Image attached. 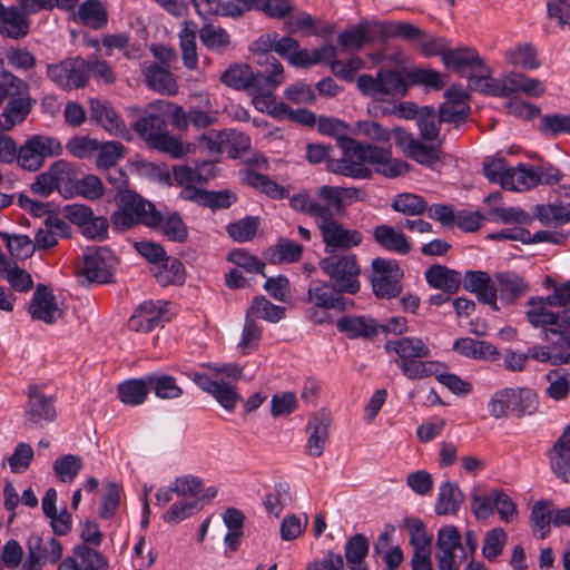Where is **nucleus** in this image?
<instances>
[{
  "label": "nucleus",
  "instance_id": "obj_1",
  "mask_svg": "<svg viewBox=\"0 0 570 570\" xmlns=\"http://www.w3.org/2000/svg\"><path fill=\"white\" fill-rule=\"evenodd\" d=\"M258 63L262 70L255 72L246 63L229 66L220 76V81L236 90H245L252 98V104L258 111L268 110L274 90L284 80V69L273 56L261 55Z\"/></svg>",
  "mask_w": 570,
  "mask_h": 570
},
{
  "label": "nucleus",
  "instance_id": "obj_2",
  "mask_svg": "<svg viewBox=\"0 0 570 570\" xmlns=\"http://www.w3.org/2000/svg\"><path fill=\"white\" fill-rule=\"evenodd\" d=\"M384 350L409 380H424L438 372L439 361L428 360L431 350L421 337L401 336L387 340Z\"/></svg>",
  "mask_w": 570,
  "mask_h": 570
},
{
  "label": "nucleus",
  "instance_id": "obj_3",
  "mask_svg": "<svg viewBox=\"0 0 570 570\" xmlns=\"http://www.w3.org/2000/svg\"><path fill=\"white\" fill-rule=\"evenodd\" d=\"M204 372L188 373V377L204 392L210 394L225 410H235L239 394L232 381H237L242 375V367L237 364H210L200 365Z\"/></svg>",
  "mask_w": 570,
  "mask_h": 570
},
{
  "label": "nucleus",
  "instance_id": "obj_4",
  "mask_svg": "<svg viewBox=\"0 0 570 570\" xmlns=\"http://www.w3.org/2000/svg\"><path fill=\"white\" fill-rule=\"evenodd\" d=\"M340 148L343 154L342 157L336 160H328L327 169L331 173L356 179L371 178L372 170L368 165L372 166L373 163L381 161L385 156L382 147L361 142L353 138L343 141Z\"/></svg>",
  "mask_w": 570,
  "mask_h": 570
},
{
  "label": "nucleus",
  "instance_id": "obj_5",
  "mask_svg": "<svg viewBox=\"0 0 570 570\" xmlns=\"http://www.w3.org/2000/svg\"><path fill=\"white\" fill-rule=\"evenodd\" d=\"M538 394L529 387H504L489 400L488 411L494 419L524 417L537 413Z\"/></svg>",
  "mask_w": 570,
  "mask_h": 570
},
{
  "label": "nucleus",
  "instance_id": "obj_6",
  "mask_svg": "<svg viewBox=\"0 0 570 570\" xmlns=\"http://www.w3.org/2000/svg\"><path fill=\"white\" fill-rule=\"evenodd\" d=\"M118 205L119 210L111 217L117 229L126 230L138 224L156 227L161 223V214L154 204L131 190L119 191Z\"/></svg>",
  "mask_w": 570,
  "mask_h": 570
},
{
  "label": "nucleus",
  "instance_id": "obj_7",
  "mask_svg": "<svg viewBox=\"0 0 570 570\" xmlns=\"http://www.w3.org/2000/svg\"><path fill=\"white\" fill-rule=\"evenodd\" d=\"M557 307L547 296H531L525 302V320L533 328L549 334L570 331V308L554 311Z\"/></svg>",
  "mask_w": 570,
  "mask_h": 570
},
{
  "label": "nucleus",
  "instance_id": "obj_8",
  "mask_svg": "<svg viewBox=\"0 0 570 570\" xmlns=\"http://www.w3.org/2000/svg\"><path fill=\"white\" fill-rule=\"evenodd\" d=\"M320 267L341 292L356 294L361 284V268L356 255L348 252L333 253L320 261Z\"/></svg>",
  "mask_w": 570,
  "mask_h": 570
},
{
  "label": "nucleus",
  "instance_id": "obj_9",
  "mask_svg": "<svg viewBox=\"0 0 570 570\" xmlns=\"http://www.w3.org/2000/svg\"><path fill=\"white\" fill-rule=\"evenodd\" d=\"M334 213L330 208L316 224L325 246V253L348 252L353 247L360 246L363 242L361 232L345 227L334 218Z\"/></svg>",
  "mask_w": 570,
  "mask_h": 570
},
{
  "label": "nucleus",
  "instance_id": "obj_10",
  "mask_svg": "<svg viewBox=\"0 0 570 570\" xmlns=\"http://www.w3.org/2000/svg\"><path fill=\"white\" fill-rule=\"evenodd\" d=\"M87 60L77 56L69 57L59 62L48 63L46 75L48 79L62 90L83 88L89 80Z\"/></svg>",
  "mask_w": 570,
  "mask_h": 570
},
{
  "label": "nucleus",
  "instance_id": "obj_11",
  "mask_svg": "<svg viewBox=\"0 0 570 570\" xmlns=\"http://www.w3.org/2000/svg\"><path fill=\"white\" fill-rule=\"evenodd\" d=\"M61 142L51 136L33 135L19 147L18 165L29 171L40 169L47 157H57L62 154Z\"/></svg>",
  "mask_w": 570,
  "mask_h": 570
},
{
  "label": "nucleus",
  "instance_id": "obj_12",
  "mask_svg": "<svg viewBox=\"0 0 570 570\" xmlns=\"http://www.w3.org/2000/svg\"><path fill=\"white\" fill-rule=\"evenodd\" d=\"M471 501V509L476 519H488L497 511L502 521L511 522L518 514L511 497L500 489H492L485 493L474 491Z\"/></svg>",
  "mask_w": 570,
  "mask_h": 570
},
{
  "label": "nucleus",
  "instance_id": "obj_13",
  "mask_svg": "<svg viewBox=\"0 0 570 570\" xmlns=\"http://www.w3.org/2000/svg\"><path fill=\"white\" fill-rule=\"evenodd\" d=\"M357 88L360 91L376 100H383L386 96L403 97L407 91V86L401 73L392 70L377 72L376 77L361 75L357 78Z\"/></svg>",
  "mask_w": 570,
  "mask_h": 570
},
{
  "label": "nucleus",
  "instance_id": "obj_14",
  "mask_svg": "<svg viewBox=\"0 0 570 570\" xmlns=\"http://www.w3.org/2000/svg\"><path fill=\"white\" fill-rule=\"evenodd\" d=\"M372 287L377 297L392 298L401 293L400 278L403 273L395 261L377 257L372 262Z\"/></svg>",
  "mask_w": 570,
  "mask_h": 570
},
{
  "label": "nucleus",
  "instance_id": "obj_15",
  "mask_svg": "<svg viewBox=\"0 0 570 570\" xmlns=\"http://www.w3.org/2000/svg\"><path fill=\"white\" fill-rule=\"evenodd\" d=\"M66 217L77 225L82 235L92 240H105L108 237L109 223L102 216H95L92 209L82 204L68 205L65 208Z\"/></svg>",
  "mask_w": 570,
  "mask_h": 570
},
{
  "label": "nucleus",
  "instance_id": "obj_16",
  "mask_svg": "<svg viewBox=\"0 0 570 570\" xmlns=\"http://www.w3.org/2000/svg\"><path fill=\"white\" fill-rule=\"evenodd\" d=\"M117 258L106 246L87 248L83 254L82 274L89 282H110Z\"/></svg>",
  "mask_w": 570,
  "mask_h": 570
},
{
  "label": "nucleus",
  "instance_id": "obj_17",
  "mask_svg": "<svg viewBox=\"0 0 570 570\" xmlns=\"http://www.w3.org/2000/svg\"><path fill=\"white\" fill-rule=\"evenodd\" d=\"M393 135L397 146L417 164L432 167L440 160L441 140L438 144L426 145L425 140L415 138L411 132L405 131L401 127H395Z\"/></svg>",
  "mask_w": 570,
  "mask_h": 570
},
{
  "label": "nucleus",
  "instance_id": "obj_18",
  "mask_svg": "<svg viewBox=\"0 0 570 570\" xmlns=\"http://www.w3.org/2000/svg\"><path fill=\"white\" fill-rule=\"evenodd\" d=\"M464 553L462 537L455 525H445L438 532L435 559L439 570H459L455 551Z\"/></svg>",
  "mask_w": 570,
  "mask_h": 570
},
{
  "label": "nucleus",
  "instance_id": "obj_19",
  "mask_svg": "<svg viewBox=\"0 0 570 570\" xmlns=\"http://www.w3.org/2000/svg\"><path fill=\"white\" fill-rule=\"evenodd\" d=\"M28 554L22 566L42 567L55 564L62 557V544L53 537L31 534L27 540Z\"/></svg>",
  "mask_w": 570,
  "mask_h": 570
},
{
  "label": "nucleus",
  "instance_id": "obj_20",
  "mask_svg": "<svg viewBox=\"0 0 570 570\" xmlns=\"http://www.w3.org/2000/svg\"><path fill=\"white\" fill-rule=\"evenodd\" d=\"M342 293L333 282L314 279L308 285L307 302L323 309L345 311L352 302L342 296Z\"/></svg>",
  "mask_w": 570,
  "mask_h": 570
},
{
  "label": "nucleus",
  "instance_id": "obj_21",
  "mask_svg": "<svg viewBox=\"0 0 570 570\" xmlns=\"http://www.w3.org/2000/svg\"><path fill=\"white\" fill-rule=\"evenodd\" d=\"M28 404L24 413L27 423L43 425L56 419V409L52 396L45 395L41 387L30 384L27 390Z\"/></svg>",
  "mask_w": 570,
  "mask_h": 570
},
{
  "label": "nucleus",
  "instance_id": "obj_22",
  "mask_svg": "<svg viewBox=\"0 0 570 570\" xmlns=\"http://www.w3.org/2000/svg\"><path fill=\"white\" fill-rule=\"evenodd\" d=\"M170 107V104L164 100L150 102L144 116H141L134 125L135 130L150 145L153 144L166 129L164 115L165 108Z\"/></svg>",
  "mask_w": 570,
  "mask_h": 570
},
{
  "label": "nucleus",
  "instance_id": "obj_23",
  "mask_svg": "<svg viewBox=\"0 0 570 570\" xmlns=\"http://www.w3.org/2000/svg\"><path fill=\"white\" fill-rule=\"evenodd\" d=\"M316 195L337 215L344 213L347 205L355 202H364L367 197L366 191L357 187H334L328 185L321 186Z\"/></svg>",
  "mask_w": 570,
  "mask_h": 570
},
{
  "label": "nucleus",
  "instance_id": "obj_24",
  "mask_svg": "<svg viewBox=\"0 0 570 570\" xmlns=\"http://www.w3.org/2000/svg\"><path fill=\"white\" fill-rule=\"evenodd\" d=\"M381 38V23L363 20L338 36L340 46L346 51H357L365 43Z\"/></svg>",
  "mask_w": 570,
  "mask_h": 570
},
{
  "label": "nucleus",
  "instance_id": "obj_25",
  "mask_svg": "<svg viewBox=\"0 0 570 570\" xmlns=\"http://www.w3.org/2000/svg\"><path fill=\"white\" fill-rule=\"evenodd\" d=\"M89 109L92 118L109 134L121 138L129 136L124 120L109 101L92 98L89 100Z\"/></svg>",
  "mask_w": 570,
  "mask_h": 570
},
{
  "label": "nucleus",
  "instance_id": "obj_26",
  "mask_svg": "<svg viewBox=\"0 0 570 570\" xmlns=\"http://www.w3.org/2000/svg\"><path fill=\"white\" fill-rule=\"evenodd\" d=\"M29 313L33 320H40L48 324L55 323L62 315L55 302V296L43 285H38L33 293Z\"/></svg>",
  "mask_w": 570,
  "mask_h": 570
},
{
  "label": "nucleus",
  "instance_id": "obj_27",
  "mask_svg": "<svg viewBox=\"0 0 570 570\" xmlns=\"http://www.w3.org/2000/svg\"><path fill=\"white\" fill-rule=\"evenodd\" d=\"M464 288L474 293L480 302L490 305L495 311L498 309V288L487 272H466L464 277Z\"/></svg>",
  "mask_w": 570,
  "mask_h": 570
},
{
  "label": "nucleus",
  "instance_id": "obj_28",
  "mask_svg": "<svg viewBox=\"0 0 570 570\" xmlns=\"http://www.w3.org/2000/svg\"><path fill=\"white\" fill-rule=\"evenodd\" d=\"M443 63L446 69L458 73L474 72V70L482 66L484 61L475 49L470 47H459L455 49H448L443 55Z\"/></svg>",
  "mask_w": 570,
  "mask_h": 570
},
{
  "label": "nucleus",
  "instance_id": "obj_29",
  "mask_svg": "<svg viewBox=\"0 0 570 570\" xmlns=\"http://www.w3.org/2000/svg\"><path fill=\"white\" fill-rule=\"evenodd\" d=\"M501 88L503 95L501 97H509L512 94L523 92L528 97H539L544 94V83L534 78H530L520 72H509L502 77Z\"/></svg>",
  "mask_w": 570,
  "mask_h": 570
},
{
  "label": "nucleus",
  "instance_id": "obj_30",
  "mask_svg": "<svg viewBox=\"0 0 570 570\" xmlns=\"http://www.w3.org/2000/svg\"><path fill=\"white\" fill-rule=\"evenodd\" d=\"M550 466L558 478L564 482L570 481V424L552 446Z\"/></svg>",
  "mask_w": 570,
  "mask_h": 570
},
{
  "label": "nucleus",
  "instance_id": "obj_31",
  "mask_svg": "<svg viewBox=\"0 0 570 570\" xmlns=\"http://www.w3.org/2000/svg\"><path fill=\"white\" fill-rule=\"evenodd\" d=\"M453 350L464 357L476 361H495L500 356L499 350L492 343L472 337L455 340Z\"/></svg>",
  "mask_w": 570,
  "mask_h": 570
},
{
  "label": "nucleus",
  "instance_id": "obj_32",
  "mask_svg": "<svg viewBox=\"0 0 570 570\" xmlns=\"http://www.w3.org/2000/svg\"><path fill=\"white\" fill-rule=\"evenodd\" d=\"M373 238L384 249L399 255H406L412 249L406 236L390 225L376 226L373 229Z\"/></svg>",
  "mask_w": 570,
  "mask_h": 570
},
{
  "label": "nucleus",
  "instance_id": "obj_33",
  "mask_svg": "<svg viewBox=\"0 0 570 570\" xmlns=\"http://www.w3.org/2000/svg\"><path fill=\"white\" fill-rule=\"evenodd\" d=\"M464 501V494L459 485L450 481L442 482L439 487L434 511L438 515L456 514Z\"/></svg>",
  "mask_w": 570,
  "mask_h": 570
},
{
  "label": "nucleus",
  "instance_id": "obj_34",
  "mask_svg": "<svg viewBox=\"0 0 570 570\" xmlns=\"http://www.w3.org/2000/svg\"><path fill=\"white\" fill-rule=\"evenodd\" d=\"M502 78L495 79L492 77L491 68L482 62V66H479L474 72H470L468 77V87L469 89L487 94L490 96L501 97L503 95V90L501 88Z\"/></svg>",
  "mask_w": 570,
  "mask_h": 570
},
{
  "label": "nucleus",
  "instance_id": "obj_35",
  "mask_svg": "<svg viewBox=\"0 0 570 570\" xmlns=\"http://www.w3.org/2000/svg\"><path fill=\"white\" fill-rule=\"evenodd\" d=\"M498 291L501 299L508 303H514L529 291L528 282L514 272H501L495 274Z\"/></svg>",
  "mask_w": 570,
  "mask_h": 570
},
{
  "label": "nucleus",
  "instance_id": "obj_36",
  "mask_svg": "<svg viewBox=\"0 0 570 570\" xmlns=\"http://www.w3.org/2000/svg\"><path fill=\"white\" fill-rule=\"evenodd\" d=\"M336 327L350 338H370L379 333V325L364 316L345 315L337 321Z\"/></svg>",
  "mask_w": 570,
  "mask_h": 570
},
{
  "label": "nucleus",
  "instance_id": "obj_37",
  "mask_svg": "<svg viewBox=\"0 0 570 570\" xmlns=\"http://www.w3.org/2000/svg\"><path fill=\"white\" fill-rule=\"evenodd\" d=\"M195 105L188 111L189 122L197 129L207 128L217 120V111L210 96L206 92H199L194 96Z\"/></svg>",
  "mask_w": 570,
  "mask_h": 570
},
{
  "label": "nucleus",
  "instance_id": "obj_38",
  "mask_svg": "<svg viewBox=\"0 0 570 570\" xmlns=\"http://www.w3.org/2000/svg\"><path fill=\"white\" fill-rule=\"evenodd\" d=\"M184 66L189 70L198 67L197 31L194 22L185 21L178 32Z\"/></svg>",
  "mask_w": 570,
  "mask_h": 570
},
{
  "label": "nucleus",
  "instance_id": "obj_39",
  "mask_svg": "<svg viewBox=\"0 0 570 570\" xmlns=\"http://www.w3.org/2000/svg\"><path fill=\"white\" fill-rule=\"evenodd\" d=\"M27 12L19 11L16 7H10L0 19V33L14 40L24 38L29 32V21Z\"/></svg>",
  "mask_w": 570,
  "mask_h": 570
},
{
  "label": "nucleus",
  "instance_id": "obj_40",
  "mask_svg": "<svg viewBox=\"0 0 570 570\" xmlns=\"http://www.w3.org/2000/svg\"><path fill=\"white\" fill-rule=\"evenodd\" d=\"M149 88L160 94L173 96L178 92L176 77L163 67L154 63L144 71Z\"/></svg>",
  "mask_w": 570,
  "mask_h": 570
},
{
  "label": "nucleus",
  "instance_id": "obj_41",
  "mask_svg": "<svg viewBox=\"0 0 570 570\" xmlns=\"http://www.w3.org/2000/svg\"><path fill=\"white\" fill-rule=\"evenodd\" d=\"M425 277L432 287L442 289L448 294L455 293L461 284L460 273L442 265H434L429 268Z\"/></svg>",
  "mask_w": 570,
  "mask_h": 570
},
{
  "label": "nucleus",
  "instance_id": "obj_42",
  "mask_svg": "<svg viewBox=\"0 0 570 570\" xmlns=\"http://www.w3.org/2000/svg\"><path fill=\"white\" fill-rule=\"evenodd\" d=\"M407 530L413 548L412 559L431 558L432 535L428 534L424 522L420 519L410 520Z\"/></svg>",
  "mask_w": 570,
  "mask_h": 570
},
{
  "label": "nucleus",
  "instance_id": "obj_43",
  "mask_svg": "<svg viewBox=\"0 0 570 570\" xmlns=\"http://www.w3.org/2000/svg\"><path fill=\"white\" fill-rule=\"evenodd\" d=\"M507 62L524 70H534L540 67L537 50L531 43H519L504 52Z\"/></svg>",
  "mask_w": 570,
  "mask_h": 570
},
{
  "label": "nucleus",
  "instance_id": "obj_44",
  "mask_svg": "<svg viewBox=\"0 0 570 570\" xmlns=\"http://www.w3.org/2000/svg\"><path fill=\"white\" fill-rule=\"evenodd\" d=\"M202 43L210 51L222 53L230 45L229 33L220 26L204 24L199 30Z\"/></svg>",
  "mask_w": 570,
  "mask_h": 570
},
{
  "label": "nucleus",
  "instance_id": "obj_45",
  "mask_svg": "<svg viewBox=\"0 0 570 570\" xmlns=\"http://www.w3.org/2000/svg\"><path fill=\"white\" fill-rule=\"evenodd\" d=\"M57 190L65 197H72L73 187L77 180L72 164L66 160H58L50 166Z\"/></svg>",
  "mask_w": 570,
  "mask_h": 570
},
{
  "label": "nucleus",
  "instance_id": "obj_46",
  "mask_svg": "<svg viewBox=\"0 0 570 570\" xmlns=\"http://www.w3.org/2000/svg\"><path fill=\"white\" fill-rule=\"evenodd\" d=\"M368 553V540L363 534H354L345 544V558L351 570H368L364 559Z\"/></svg>",
  "mask_w": 570,
  "mask_h": 570
},
{
  "label": "nucleus",
  "instance_id": "obj_47",
  "mask_svg": "<svg viewBox=\"0 0 570 570\" xmlns=\"http://www.w3.org/2000/svg\"><path fill=\"white\" fill-rule=\"evenodd\" d=\"M148 392V376L128 380L118 386L119 399L127 405L141 404L146 400Z\"/></svg>",
  "mask_w": 570,
  "mask_h": 570
},
{
  "label": "nucleus",
  "instance_id": "obj_48",
  "mask_svg": "<svg viewBox=\"0 0 570 570\" xmlns=\"http://www.w3.org/2000/svg\"><path fill=\"white\" fill-rule=\"evenodd\" d=\"M154 275L161 286L183 284L185 281V268L179 259L167 256L154 269Z\"/></svg>",
  "mask_w": 570,
  "mask_h": 570
},
{
  "label": "nucleus",
  "instance_id": "obj_49",
  "mask_svg": "<svg viewBox=\"0 0 570 570\" xmlns=\"http://www.w3.org/2000/svg\"><path fill=\"white\" fill-rule=\"evenodd\" d=\"M78 20L92 29H100L107 23V11L98 0H88L80 4L77 12Z\"/></svg>",
  "mask_w": 570,
  "mask_h": 570
},
{
  "label": "nucleus",
  "instance_id": "obj_50",
  "mask_svg": "<svg viewBox=\"0 0 570 570\" xmlns=\"http://www.w3.org/2000/svg\"><path fill=\"white\" fill-rule=\"evenodd\" d=\"M275 118H287L298 124L312 126L315 124V115L306 109L293 110L284 102H277L276 96L273 92L271 97V106L268 110H263Z\"/></svg>",
  "mask_w": 570,
  "mask_h": 570
},
{
  "label": "nucleus",
  "instance_id": "obj_51",
  "mask_svg": "<svg viewBox=\"0 0 570 570\" xmlns=\"http://www.w3.org/2000/svg\"><path fill=\"white\" fill-rule=\"evenodd\" d=\"M336 57V48L333 45H325L314 50H298L292 57V65L306 68L317 63H331V59Z\"/></svg>",
  "mask_w": 570,
  "mask_h": 570
},
{
  "label": "nucleus",
  "instance_id": "obj_52",
  "mask_svg": "<svg viewBox=\"0 0 570 570\" xmlns=\"http://www.w3.org/2000/svg\"><path fill=\"white\" fill-rule=\"evenodd\" d=\"M538 186V179L533 176V167L518 166L509 167L503 181V188L509 190H528Z\"/></svg>",
  "mask_w": 570,
  "mask_h": 570
},
{
  "label": "nucleus",
  "instance_id": "obj_53",
  "mask_svg": "<svg viewBox=\"0 0 570 570\" xmlns=\"http://www.w3.org/2000/svg\"><path fill=\"white\" fill-rule=\"evenodd\" d=\"M534 217L544 226H561L570 222V209L563 204L537 205Z\"/></svg>",
  "mask_w": 570,
  "mask_h": 570
},
{
  "label": "nucleus",
  "instance_id": "obj_54",
  "mask_svg": "<svg viewBox=\"0 0 570 570\" xmlns=\"http://www.w3.org/2000/svg\"><path fill=\"white\" fill-rule=\"evenodd\" d=\"M309 436L307 452L313 458H320L328 440V422L324 419H314L307 426Z\"/></svg>",
  "mask_w": 570,
  "mask_h": 570
},
{
  "label": "nucleus",
  "instance_id": "obj_55",
  "mask_svg": "<svg viewBox=\"0 0 570 570\" xmlns=\"http://www.w3.org/2000/svg\"><path fill=\"white\" fill-rule=\"evenodd\" d=\"M243 181L274 199H282L287 196V191L283 186L271 180L267 176L253 170H247L244 174Z\"/></svg>",
  "mask_w": 570,
  "mask_h": 570
},
{
  "label": "nucleus",
  "instance_id": "obj_56",
  "mask_svg": "<svg viewBox=\"0 0 570 570\" xmlns=\"http://www.w3.org/2000/svg\"><path fill=\"white\" fill-rule=\"evenodd\" d=\"M246 315L258 317L271 323H277L285 316V308L273 304L264 296L253 298Z\"/></svg>",
  "mask_w": 570,
  "mask_h": 570
},
{
  "label": "nucleus",
  "instance_id": "obj_57",
  "mask_svg": "<svg viewBox=\"0 0 570 570\" xmlns=\"http://www.w3.org/2000/svg\"><path fill=\"white\" fill-rule=\"evenodd\" d=\"M420 130V137L425 141H439V134L442 120L435 114L433 107L424 106L421 108V114L416 119Z\"/></svg>",
  "mask_w": 570,
  "mask_h": 570
},
{
  "label": "nucleus",
  "instance_id": "obj_58",
  "mask_svg": "<svg viewBox=\"0 0 570 570\" xmlns=\"http://www.w3.org/2000/svg\"><path fill=\"white\" fill-rule=\"evenodd\" d=\"M258 45H263L264 50H274L282 57L288 59L292 63V57L295 56L299 50V43L297 40L291 37L278 38L277 35H267L259 38Z\"/></svg>",
  "mask_w": 570,
  "mask_h": 570
},
{
  "label": "nucleus",
  "instance_id": "obj_59",
  "mask_svg": "<svg viewBox=\"0 0 570 570\" xmlns=\"http://www.w3.org/2000/svg\"><path fill=\"white\" fill-rule=\"evenodd\" d=\"M31 110V99L28 89L12 97L3 111V117L11 126L22 122Z\"/></svg>",
  "mask_w": 570,
  "mask_h": 570
},
{
  "label": "nucleus",
  "instance_id": "obj_60",
  "mask_svg": "<svg viewBox=\"0 0 570 570\" xmlns=\"http://www.w3.org/2000/svg\"><path fill=\"white\" fill-rule=\"evenodd\" d=\"M289 205L293 209L314 217L315 224H317L318 219L326 215L330 209L326 203L321 204L316 202L307 193H298L291 197Z\"/></svg>",
  "mask_w": 570,
  "mask_h": 570
},
{
  "label": "nucleus",
  "instance_id": "obj_61",
  "mask_svg": "<svg viewBox=\"0 0 570 570\" xmlns=\"http://www.w3.org/2000/svg\"><path fill=\"white\" fill-rule=\"evenodd\" d=\"M148 385L159 399H177L183 394L176 379L170 375H148Z\"/></svg>",
  "mask_w": 570,
  "mask_h": 570
},
{
  "label": "nucleus",
  "instance_id": "obj_62",
  "mask_svg": "<svg viewBox=\"0 0 570 570\" xmlns=\"http://www.w3.org/2000/svg\"><path fill=\"white\" fill-rule=\"evenodd\" d=\"M392 208L404 215L417 216L425 213L428 203L422 196L404 193L393 199Z\"/></svg>",
  "mask_w": 570,
  "mask_h": 570
},
{
  "label": "nucleus",
  "instance_id": "obj_63",
  "mask_svg": "<svg viewBox=\"0 0 570 570\" xmlns=\"http://www.w3.org/2000/svg\"><path fill=\"white\" fill-rule=\"evenodd\" d=\"M543 287L551 291L547 297L557 306L568 308L570 306V279L567 282H557L551 276H546Z\"/></svg>",
  "mask_w": 570,
  "mask_h": 570
},
{
  "label": "nucleus",
  "instance_id": "obj_64",
  "mask_svg": "<svg viewBox=\"0 0 570 570\" xmlns=\"http://www.w3.org/2000/svg\"><path fill=\"white\" fill-rule=\"evenodd\" d=\"M73 556L80 560L83 570H107L108 561L102 553L86 546L73 549Z\"/></svg>",
  "mask_w": 570,
  "mask_h": 570
}]
</instances>
